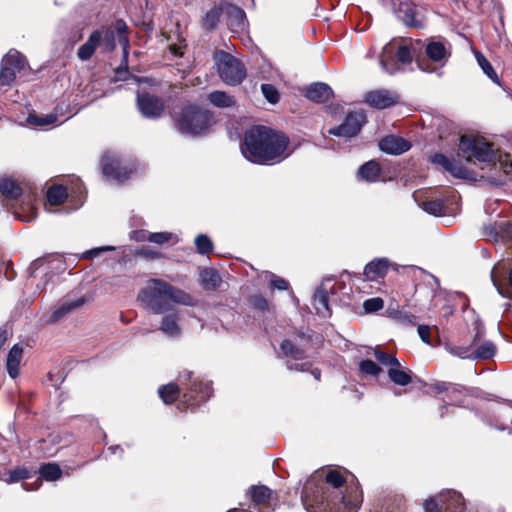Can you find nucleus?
<instances>
[{"label": "nucleus", "instance_id": "obj_29", "mask_svg": "<svg viewBox=\"0 0 512 512\" xmlns=\"http://www.w3.org/2000/svg\"><path fill=\"white\" fill-rule=\"evenodd\" d=\"M495 354V344L490 340H484L472 348V361L491 359Z\"/></svg>", "mask_w": 512, "mask_h": 512}, {"label": "nucleus", "instance_id": "obj_49", "mask_svg": "<svg viewBox=\"0 0 512 512\" xmlns=\"http://www.w3.org/2000/svg\"><path fill=\"white\" fill-rule=\"evenodd\" d=\"M359 369L363 374L369 376H378L382 372V369L375 362L369 359L362 360L359 363Z\"/></svg>", "mask_w": 512, "mask_h": 512}, {"label": "nucleus", "instance_id": "obj_23", "mask_svg": "<svg viewBox=\"0 0 512 512\" xmlns=\"http://www.w3.org/2000/svg\"><path fill=\"white\" fill-rule=\"evenodd\" d=\"M228 15V25L233 32H243L247 28V19L245 12L234 5L225 4Z\"/></svg>", "mask_w": 512, "mask_h": 512}, {"label": "nucleus", "instance_id": "obj_58", "mask_svg": "<svg viewBox=\"0 0 512 512\" xmlns=\"http://www.w3.org/2000/svg\"><path fill=\"white\" fill-rule=\"evenodd\" d=\"M201 330L209 329L213 330L216 333H219V329H222L223 331H229L230 327L228 325H225L223 322H204L200 326Z\"/></svg>", "mask_w": 512, "mask_h": 512}, {"label": "nucleus", "instance_id": "obj_24", "mask_svg": "<svg viewBox=\"0 0 512 512\" xmlns=\"http://www.w3.org/2000/svg\"><path fill=\"white\" fill-rule=\"evenodd\" d=\"M103 33L100 31V30H95L93 31L88 40L79 47L78 51H77V56L82 60V61H87L89 60L96 48L101 45L102 43V39H103Z\"/></svg>", "mask_w": 512, "mask_h": 512}, {"label": "nucleus", "instance_id": "obj_12", "mask_svg": "<svg viewBox=\"0 0 512 512\" xmlns=\"http://www.w3.org/2000/svg\"><path fill=\"white\" fill-rule=\"evenodd\" d=\"M301 500L308 512H321L329 506V504L325 502L322 488L314 486L312 480L305 484L301 494Z\"/></svg>", "mask_w": 512, "mask_h": 512}, {"label": "nucleus", "instance_id": "obj_13", "mask_svg": "<svg viewBox=\"0 0 512 512\" xmlns=\"http://www.w3.org/2000/svg\"><path fill=\"white\" fill-rule=\"evenodd\" d=\"M475 334L469 340L468 344H456L452 340H446L444 342L445 350L451 354L452 356L458 357L463 360H471L472 361V348L476 346L478 342H480L483 336V329L480 324L475 326Z\"/></svg>", "mask_w": 512, "mask_h": 512}, {"label": "nucleus", "instance_id": "obj_55", "mask_svg": "<svg viewBox=\"0 0 512 512\" xmlns=\"http://www.w3.org/2000/svg\"><path fill=\"white\" fill-rule=\"evenodd\" d=\"M326 482L334 488H340L344 484V478L337 471H329L326 475Z\"/></svg>", "mask_w": 512, "mask_h": 512}, {"label": "nucleus", "instance_id": "obj_64", "mask_svg": "<svg viewBox=\"0 0 512 512\" xmlns=\"http://www.w3.org/2000/svg\"><path fill=\"white\" fill-rule=\"evenodd\" d=\"M138 254L144 256L146 258L155 259L160 257V253L156 252L150 248H142L138 251Z\"/></svg>", "mask_w": 512, "mask_h": 512}, {"label": "nucleus", "instance_id": "obj_34", "mask_svg": "<svg viewBox=\"0 0 512 512\" xmlns=\"http://www.w3.org/2000/svg\"><path fill=\"white\" fill-rule=\"evenodd\" d=\"M359 175L368 182H375L381 174V167L378 162L371 160L359 168Z\"/></svg>", "mask_w": 512, "mask_h": 512}, {"label": "nucleus", "instance_id": "obj_41", "mask_svg": "<svg viewBox=\"0 0 512 512\" xmlns=\"http://www.w3.org/2000/svg\"><path fill=\"white\" fill-rule=\"evenodd\" d=\"M271 495L272 491L267 486L259 485L251 487V498L256 504L267 503L270 500Z\"/></svg>", "mask_w": 512, "mask_h": 512}, {"label": "nucleus", "instance_id": "obj_61", "mask_svg": "<svg viewBox=\"0 0 512 512\" xmlns=\"http://www.w3.org/2000/svg\"><path fill=\"white\" fill-rule=\"evenodd\" d=\"M430 387L437 393H442L444 391H450L451 383L445 381H436L435 383L431 384Z\"/></svg>", "mask_w": 512, "mask_h": 512}, {"label": "nucleus", "instance_id": "obj_56", "mask_svg": "<svg viewBox=\"0 0 512 512\" xmlns=\"http://www.w3.org/2000/svg\"><path fill=\"white\" fill-rule=\"evenodd\" d=\"M172 237V234L169 232H155L150 233L147 237V240L156 243V244H164L168 242Z\"/></svg>", "mask_w": 512, "mask_h": 512}, {"label": "nucleus", "instance_id": "obj_32", "mask_svg": "<svg viewBox=\"0 0 512 512\" xmlns=\"http://www.w3.org/2000/svg\"><path fill=\"white\" fill-rule=\"evenodd\" d=\"M399 17L409 27H421L422 23L416 17V9L409 3H401L399 8Z\"/></svg>", "mask_w": 512, "mask_h": 512}, {"label": "nucleus", "instance_id": "obj_18", "mask_svg": "<svg viewBox=\"0 0 512 512\" xmlns=\"http://www.w3.org/2000/svg\"><path fill=\"white\" fill-rule=\"evenodd\" d=\"M417 331L421 340L428 345H444V342L449 340L438 325L422 324L418 326Z\"/></svg>", "mask_w": 512, "mask_h": 512}, {"label": "nucleus", "instance_id": "obj_11", "mask_svg": "<svg viewBox=\"0 0 512 512\" xmlns=\"http://www.w3.org/2000/svg\"><path fill=\"white\" fill-rule=\"evenodd\" d=\"M365 123L366 115L363 112H351L346 116L341 125L329 129L328 133L333 136L349 139L356 136Z\"/></svg>", "mask_w": 512, "mask_h": 512}, {"label": "nucleus", "instance_id": "obj_45", "mask_svg": "<svg viewBox=\"0 0 512 512\" xmlns=\"http://www.w3.org/2000/svg\"><path fill=\"white\" fill-rule=\"evenodd\" d=\"M31 475L29 469L25 467H16L8 472V478L5 480L7 483H16L21 480L28 479Z\"/></svg>", "mask_w": 512, "mask_h": 512}, {"label": "nucleus", "instance_id": "obj_19", "mask_svg": "<svg viewBox=\"0 0 512 512\" xmlns=\"http://www.w3.org/2000/svg\"><path fill=\"white\" fill-rule=\"evenodd\" d=\"M85 303V297H79L76 299L69 297L64 298L58 306L53 309L50 320H60L61 318L68 317Z\"/></svg>", "mask_w": 512, "mask_h": 512}, {"label": "nucleus", "instance_id": "obj_46", "mask_svg": "<svg viewBox=\"0 0 512 512\" xmlns=\"http://www.w3.org/2000/svg\"><path fill=\"white\" fill-rule=\"evenodd\" d=\"M158 330L165 336L170 338L178 337L181 333V328L178 322H160Z\"/></svg>", "mask_w": 512, "mask_h": 512}, {"label": "nucleus", "instance_id": "obj_17", "mask_svg": "<svg viewBox=\"0 0 512 512\" xmlns=\"http://www.w3.org/2000/svg\"><path fill=\"white\" fill-rule=\"evenodd\" d=\"M330 281L322 282L314 294V307L317 315L321 318H330L332 313L329 307V291L333 290V286H329Z\"/></svg>", "mask_w": 512, "mask_h": 512}, {"label": "nucleus", "instance_id": "obj_39", "mask_svg": "<svg viewBox=\"0 0 512 512\" xmlns=\"http://www.w3.org/2000/svg\"><path fill=\"white\" fill-rule=\"evenodd\" d=\"M420 206L425 212L433 216H442L446 213L444 201L440 198L423 201Z\"/></svg>", "mask_w": 512, "mask_h": 512}, {"label": "nucleus", "instance_id": "obj_38", "mask_svg": "<svg viewBox=\"0 0 512 512\" xmlns=\"http://www.w3.org/2000/svg\"><path fill=\"white\" fill-rule=\"evenodd\" d=\"M201 283L206 290H214L221 283V277L219 273L213 269H206L201 272Z\"/></svg>", "mask_w": 512, "mask_h": 512}, {"label": "nucleus", "instance_id": "obj_36", "mask_svg": "<svg viewBox=\"0 0 512 512\" xmlns=\"http://www.w3.org/2000/svg\"><path fill=\"white\" fill-rule=\"evenodd\" d=\"M21 188L12 178L0 179V193L9 199H16L21 195Z\"/></svg>", "mask_w": 512, "mask_h": 512}, {"label": "nucleus", "instance_id": "obj_20", "mask_svg": "<svg viewBox=\"0 0 512 512\" xmlns=\"http://www.w3.org/2000/svg\"><path fill=\"white\" fill-rule=\"evenodd\" d=\"M410 147L411 145L408 141L395 135L386 136L379 142L380 150L392 155L402 154L408 151Z\"/></svg>", "mask_w": 512, "mask_h": 512}, {"label": "nucleus", "instance_id": "obj_27", "mask_svg": "<svg viewBox=\"0 0 512 512\" xmlns=\"http://www.w3.org/2000/svg\"><path fill=\"white\" fill-rule=\"evenodd\" d=\"M167 286V302L169 305L171 303L175 304H181L186 306H192L195 304V299L189 295L188 293L184 292L183 290L176 288L169 283L166 282Z\"/></svg>", "mask_w": 512, "mask_h": 512}, {"label": "nucleus", "instance_id": "obj_30", "mask_svg": "<svg viewBox=\"0 0 512 512\" xmlns=\"http://www.w3.org/2000/svg\"><path fill=\"white\" fill-rule=\"evenodd\" d=\"M389 379L398 386H407L412 382V373L409 370H405L401 363L399 365L388 368L387 371Z\"/></svg>", "mask_w": 512, "mask_h": 512}, {"label": "nucleus", "instance_id": "obj_59", "mask_svg": "<svg viewBox=\"0 0 512 512\" xmlns=\"http://www.w3.org/2000/svg\"><path fill=\"white\" fill-rule=\"evenodd\" d=\"M484 235L497 241L500 238L499 224H490L484 227Z\"/></svg>", "mask_w": 512, "mask_h": 512}, {"label": "nucleus", "instance_id": "obj_21", "mask_svg": "<svg viewBox=\"0 0 512 512\" xmlns=\"http://www.w3.org/2000/svg\"><path fill=\"white\" fill-rule=\"evenodd\" d=\"M305 96L310 101L324 103L333 97V91L328 84L317 82L309 85L305 89Z\"/></svg>", "mask_w": 512, "mask_h": 512}, {"label": "nucleus", "instance_id": "obj_44", "mask_svg": "<svg viewBox=\"0 0 512 512\" xmlns=\"http://www.w3.org/2000/svg\"><path fill=\"white\" fill-rule=\"evenodd\" d=\"M384 307V301L380 297H373L363 302L362 308L364 314H372L380 311Z\"/></svg>", "mask_w": 512, "mask_h": 512}, {"label": "nucleus", "instance_id": "obj_7", "mask_svg": "<svg viewBox=\"0 0 512 512\" xmlns=\"http://www.w3.org/2000/svg\"><path fill=\"white\" fill-rule=\"evenodd\" d=\"M425 512H464L465 503L462 495L454 490L439 493L436 497L425 500Z\"/></svg>", "mask_w": 512, "mask_h": 512}, {"label": "nucleus", "instance_id": "obj_57", "mask_svg": "<svg viewBox=\"0 0 512 512\" xmlns=\"http://www.w3.org/2000/svg\"><path fill=\"white\" fill-rule=\"evenodd\" d=\"M451 160L442 153H435L430 156V161L433 164L440 165L445 171H448Z\"/></svg>", "mask_w": 512, "mask_h": 512}, {"label": "nucleus", "instance_id": "obj_16", "mask_svg": "<svg viewBox=\"0 0 512 512\" xmlns=\"http://www.w3.org/2000/svg\"><path fill=\"white\" fill-rule=\"evenodd\" d=\"M102 173L109 179L121 183L127 180L132 170L121 165L120 161L113 156L105 155L101 160Z\"/></svg>", "mask_w": 512, "mask_h": 512}, {"label": "nucleus", "instance_id": "obj_14", "mask_svg": "<svg viewBox=\"0 0 512 512\" xmlns=\"http://www.w3.org/2000/svg\"><path fill=\"white\" fill-rule=\"evenodd\" d=\"M364 101L370 107L381 110L398 104L400 96L393 90L376 89L367 92Z\"/></svg>", "mask_w": 512, "mask_h": 512}, {"label": "nucleus", "instance_id": "obj_2", "mask_svg": "<svg viewBox=\"0 0 512 512\" xmlns=\"http://www.w3.org/2000/svg\"><path fill=\"white\" fill-rule=\"evenodd\" d=\"M179 382L181 388L184 390L183 399L187 407L199 405L212 396V383L194 377L191 371H182L179 374Z\"/></svg>", "mask_w": 512, "mask_h": 512}, {"label": "nucleus", "instance_id": "obj_51", "mask_svg": "<svg viewBox=\"0 0 512 512\" xmlns=\"http://www.w3.org/2000/svg\"><path fill=\"white\" fill-rule=\"evenodd\" d=\"M249 302L251 306L260 312L269 311L271 305L262 295H253L250 297Z\"/></svg>", "mask_w": 512, "mask_h": 512}, {"label": "nucleus", "instance_id": "obj_31", "mask_svg": "<svg viewBox=\"0 0 512 512\" xmlns=\"http://www.w3.org/2000/svg\"><path fill=\"white\" fill-rule=\"evenodd\" d=\"M225 4H220L209 9L202 17V26L209 31L216 29L222 16Z\"/></svg>", "mask_w": 512, "mask_h": 512}, {"label": "nucleus", "instance_id": "obj_3", "mask_svg": "<svg viewBox=\"0 0 512 512\" xmlns=\"http://www.w3.org/2000/svg\"><path fill=\"white\" fill-rule=\"evenodd\" d=\"M138 301L147 310L159 314L168 312L171 305L167 302L166 282L159 279L148 280L138 294Z\"/></svg>", "mask_w": 512, "mask_h": 512}, {"label": "nucleus", "instance_id": "obj_53", "mask_svg": "<svg viewBox=\"0 0 512 512\" xmlns=\"http://www.w3.org/2000/svg\"><path fill=\"white\" fill-rule=\"evenodd\" d=\"M261 91L269 103L276 104L279 101L278 90L273 85L262 84Z\"/></svg>", "mask_w": 512, "mask_h": 512}, {"label": "nucleus", "instance_id": "obj_9", "mask_svg": "<svg viewBox=\"0 0 512 512\" xmlns=\"http://www.w3.org/2000/svg\"><path fill=\"white\" fill-rule=\"evenodd\" d=\"M103 34L102 45L105 51H112L116 47V39L123 47L124 52H127L129 47L128 39V26L124 20L118 19L113 24V27H103L99 29Z\"/></svg>", "mask_w": 512, "mask_h": 512}, {"label": "nucleus", "instance_id": "obj_28", "mask_svg": "<svg viewBox=\"0 0 512 512\" xmlns=\"http://www.w3.org/2000/svg\"><path fill=\"white\" fill-rule=\"evenodd\" d=\"M388 270V261L386 259H375L366 264L364 275L369 280H375L385 276Z\"/></svg>", "mask_w": 512, "mask_h": 512}, {"label": "nucleus", "instance_id": "obj_47", "mask_svg": "<svg viewBox=\"0 0 512 512\" xmlns=\"http://www.w3.org/2000/svg\"><path fill=\"white\" fill-rule=\"evenodd\" d=\"M452 176L459 179H467L470 177V172L460 162L452 159L448 171Z\"/></svg>", "mask_w": 512, "mask_h": 512}, {"label": "nucleus", "instance_id": "obj_6", "mask_svg": "<svg viewBox=\"0 0 512 512\" xmlns=\"http://www.w3.org/2000/svg\"><path fill=\"white\" fill-rule=\"evenodd\" d=\"M176 126L181 133L199 135L208 127L207 113L197 107L184 108L176 119Z\"/></svg>", "mask_w": 512, "mask_h": 512}, {"label": "nucleus", "instance_id": "obj_40", "mask_svg": "<svg viewBox=\"0 0 512 512\" xmlns=\"http://www.w3.org/2000/svg\"><path fill=\"white\" fill-rule=\"evenodd\" d=\"M39 475L46 481H56L62 475V470L56 463H47L39 468Z\"/></svg>", "mask_w": 512, "mask_h": 512}, {"label": "nucleus", "instance_id": "obj_42", "mask_svg": "<svg viewBox=\"0 0 512 512\" xmlns=\"http://www.w3.org/2000/svg\"><path fill=\"white\" fill-rule=\"evenodd\" d=\"M476 60L483 70V72L494 82L499 84V78L495 70L493 69L490 62L486 59V57L479 51H475Z\"/></svg>", "mask_w": 512, "mask_h": 512}, {"label": "nucleus", "instance_id": "obj_10", "mask_svg": "<svg viewBox=\"0 0 512 512\" xmlns=\"http://www.w3.org/2000/svg\"><path fill=\"white\" fill-rule=\"evenodd\" d=\"M25 57L18 51H9L1 62L0 84L11 85L17 74L26 67Z\"/></svg>", "mask_w": 512, "mask_h": 512}, {"label": "nucleus", "instance_id": "obj_1", "mask_svg": "<svg viewBox=\"0 0 512 512\" xmlns=\"http://www.w3.org/2000/svg\"><path fill=\"white\" fill-rule=\"evenodd\" d=\"M288 144L289 139L283 133L265 126H255L246 132L241 149L249 161L265 164L281 158Z\"/></svg>", "mask_w": 512, "mask_h": 512}, {"label": "nucleus", "instance_id": "obj_63", "mask_svg": "<svg viewBox=\"0 0 512 512\" xmlns=\"http://www.w3.org/2000/svg\"><path fill=\"white\" fill-rule=\"evenodd\" d=\"M508 281H509V287L497 286V289H498V292L502 296L511 298L512 295L509 290H510V288H512V269L509 271Z\"/></svg>", "mask_w": 512, "mask_h": 512}, {"label": "nucleus", "instance_id": "obj_43", "mask_svg": "<svg viewBox=\"0 0 512 512\" xmlns=\"http://www.w3.org/2000/svg\"><path fill=\"white\" fill-rule=\"evenodd\" d=\"M195 246L197 252L202 255H207L213 250V243L205 234H200L195 238Z\"/></svg>", "mask_w": 512, "mask_h": 512}, {"label": "nucleus", "instance_id": "obj_8", "mask_svg": "<svg viewBox=\"0 0 512 512\" xmlns=\"http://www.w3.org/2000/svg\"><path fill=\"white\" fill-rule=\"evenodd\" d=\"M278 357L287 359L286 367L291 371L306 372L311 367V363L305 361L304 351L287 339L283 340L280 344Z\"/></svg>", "mask_w": 512, "mask_h": 512}, {"label": "nucleus", "instance_id": "obj_37", "mask_svg": "<svg viewBox=\"0 0 512 512\" xmlns=\"http://www.w3.org/2000/svg\"><path fill=\"white\" fill-rule=\"evenodd\" d=\"M68 196L66 187L53 185L47 191V200L50 205L58 206L65 202Z\"/></svg>", "mask_w": 512, "mask_h": 512}, {"label": "nucleus", "instance_id": "obj_54", "mask_svg": "<svg viewBox=\"0 0 512 512\" xmlns=\"http://www.w3.org/2000/svg\"><path fill=\"white\" fill-rule=\"evenodd\" d=\"M270 277L269 288L271 290L286 291L290 288L289 282L284 278H280L273 273L270 274Z\"/></svg>", "mask_w": 512, "mask_h": 512}, {"label": "nucleus", "instance_id": "obj_50", "mask_svg": "<svg viewBox=\"0 0 512 512\" xmlns=\"http://www.w3.org/2000/svg\"><path fill=\"white\" fill-rule=\"evenodd\" d=\"M396 57H397V60H396L397 63L400 62L402 64H409L412 62V59H413L411 50L406 45L398 46L396 44Z\"/></svg>", "mask_w": 512, "mask_h": 512}, {"label": "nucleus", "instance_id": "obj_48", "mask_svg": "<svg viewBox=\"0 0 512 512\" xmlns=\"http://www.w3.org/2000/svg\"><path fill=\"white\" fill-rule=\"evenodd\" d=\"M374 356L380 364L389 368L399 365V360L394 355L388 354L382 350L375 349Z\"/></svg>", "mask_w": 512, "mask_h": 512}, {"label": "nucleus", "instance_id": "obj_35", "mask_svg": "<svg viewBox=\"0 0 512 512\" xmlns=\"http://www.w3.org/2000/svg\"><path fill=\"white\" fill-rule=\"evenodd\" d=\"M207 98L211 104L219 108L232 107L236 103L235 98L224 91H213Z\"/></svg>", "mask_w": 512, "mask_h": 512}, {"label": "nucleus", "instance_id": "obj_25", "mask_svg": "<svg viewBox=\"0 0 512 512\" xmlns=\"http://www.w3.org/2000/svg\"><path fill=\"white\" fill-rule=\"evenodd\" d=\"M23 354V346L15 344L8 352L6 359V368L9 376L13 379L19 375V367Z\"/></svg>", "mask_w": 512, "mask_h": 512}, {"label": "nucleus", "instance_id": "obj_52", "mask_svg": "<svg viewBox=\"0 0 512 512\" xmlns=\"http://www.w3.org/2000/svg\"><path fill=\"white\" fill-rule=\"evenodd\" d=\"M56 120H57V116L54 115V114H49V115H46V116H43V117H39V116H36V115H30L28 117V122L30 124L36 125V126L51 125V124L55 123Z\"/></svg>", "mask_w": 512, "mask_h": 512}, {"label": "nucleus", "instance_id": "obj_62", "mask_svg": "<svg viewBox=\"0 0 512 512\" xmlns=\"http://www.w3.org/2000/svg\"><path fill=\"white\" fill-rule=\"evenodd\" d=\"M464 391H465V387L463 385L451 383L449 392L451 393V395L455 396V399H454L455 402H459V403L461 402V400L458 399L457 396L463 395Z\"/></svg>", "mask_w": 512, "mask_h": 512}, {"label": "nucleus", "instance_id": "obj_4", "mask_svg": "<svg viewBox=\"0 0 512 512\" xmlns=\"http://www.w3.org/2000/svg\"><path fill=\"white\" fill-rule=\"evenodd\" d=\"M213 58L218 75L224 83L236 86L243 82L246 77V69L239 59L222 50H217Z\"/></svg>", "mask_w": 512, "mask_h": 512}, {"label": "nucleus", "instance_id": "obj_26", "mask_svg": "<svg viewBox=\"0 0 512 512\" xmlns=\"http://www.w3.org/2000/svg\"><path fill=\"white\" fill-rule=\"evenodd\" d=\"M426 55L434 62H445L450 57V51L445 43L440 41H431L426 45Z\"/></svg>", "mask_w": 512, "mask_h": 512}, {"label": "nucleus", "instance_id": "obj_5", "mask_svg": "<svg viewBox=\"0 0 512 512\" xmlns=\"http://www.w3.org/2000/svg\"><path fill=\"white\" fill-rule=\"evenodd\" d=\"M459 150L467 162L492 163L496 158L493 145L482 137L461 136Z\"/></svg>", "mask_w": 512, "mask_h": 512}, {"label": "nucleus", "instance_id": "obj_22", "mask_svg": "<svg viewBox=\"0 0 512 512\" xmlns=\"http://www.w3.org/2000/svg\"><path fill=\"white\" fill-rule=\"evenodd\" d=\"M396 56V42L387 43L379 56V63L383 69V71L394 74L398 71L399 67L397 61L395 60Z\"/></svg>", "mask_w": 512, "mask_h": 512}, {"label": "nucleus", "instance_id": "obj_60", "mask_svg": "<svg viewBox=\"0 0 512 512\" xmlns=\"http://www.w3.org/2000/svg\"><path fill=\"white\" fill-rule=\"evenodd\" d=\"M500 237L512 239V224L509 222H501L499 224Z\"/></svg>", "mask_w": 512, "mask_h": 512}, {"label": "nucleus", "instance_id": "obj_33", "mask_svg": "<svg viewBox=\"0 0 512 512\" xmlns=\"http://www.w3.org/2000/svg\"><path fill=\"white\" fill-rule=\"evenodd\" d=\"M181 389L182 388L179 385L171 382L165 385H161L158 388V394L161 400L165 404L169 405L172 404L180 396Z\"/></svg>", "mask_w": 512, "mask_h": 512}, {"label": "nucleus", "instance_id": "obj_15", "mask_svg": "<svg viewBox=\"0 0 512 512\" xmlns=\"http://www.w3.org/2000/svg\"><path fill=\"white\" fill-rule=\"evenodd\" d=\"M137 105L143 116L147 118H158L164 111V101L149 93H138Z\"/></svg>", "mask_w": 512, "mask_h": 512}]
</instances>
